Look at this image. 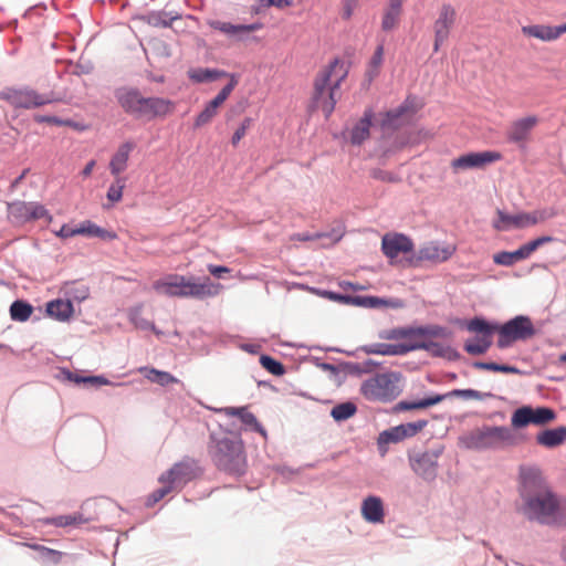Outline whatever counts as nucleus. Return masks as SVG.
<instances>
[{"mask_svg":"<svg viewBox=\"0 0 566 566\" xmlns=\"http://www.w3.org/2000/svg\"><path fill=\"white\" fill-rule=\"evenodd\" d=\"M406 333L408 336H405L402 343H399L400 346L410 347L409 352L416 349H426L433 350V347L438 346V343L428 340V336H442L444 334V329L441 327H407Z\"/></svg>","mask_w":566,"mask_h":566,"instance_id":"14","label":"nucleus"},{"mask_svg":"<svg viewBox=\"0 0 566 566\" xmlns=\"http://www.w3.org/2000/svg\"><path fill=\"white\" fill-rule=\"evenodd\" d=\"M492 226L497 231H510L513 229L528 228L526 211H520L515 214H510L501 209H497L496 219L493 220Z\"/></svg>","mask_w":566,"mask_h":566,"instance_id":"22","label":"nucleus"},{"mask_svg":"<svg viewBox=\"0 0 566 566\" xmlns=\"http://www.w3.org/2000/svg\"><path fill=\"white\" fill-rule=\"evenodd\" d=\"M356 405L348 401L335 406L332 409L331 415L336 421H343L353 417L356 413Z\"/></svg>","mask_w":566,"mask_h":566,"instance_id":"45","label":"nucleus"},{"mask_svg":"<svg viewBox=\"0 0 566 566\" xmlns=\"http://www.w3.org/2000/svg\"><path fill=\"white\" fill-rule=\"evenodd\" d=\"M524 441L525 437L523 434L503 426H486L472 431L467 438L468 447L478 450L515 447Z\"/></svg>","mask_w":566,"mask_h":566,"instance_id":"4","label":"nucleus"},{"mask_svg":"<svg viewBox=\"0 0 566 566\" xmlns=\"http://www.w3.org/2000/svg\"><path fill=\"white\" fill-rule=\"evenodd\" d=\"M0 99L22 109L39 108L57 101L53 93L41 94L30 86L6 87L0 91Z\"/></svg>","mask_w":566,"mask_h":566,"instance_id":"6","label":"nucleus"},{"mask_svg":"<svg viewBox=\"0 0 566 566\" xmlns=\"http://www.w3.org/2000/svg\"><path fill=\"white\" fill-rule=\"evenodd\" d=\"M9 312L11 319L27 322L33 313V306L25 301L17 300L11 304Z\"/></svg>","mask_w":566,"mask_h":566,"instance_id":"38","label":"nucleus"},{"mask_svg":"<svg viewBox=\"0 0 566 566\" xmlns=\"http://www.w3.org/2000/svg\"><path fill=\"white\" fill-rule=\"evenodd\" d=\"M35 122L38 123H48L55 126H72L73 123L70 119H62L56 116H44V115H38L34 117Z\"/></svg>","mask_w":566,"mask_h":566,"instance_id":"56","label":"nucleus"},{"mask_svg":"<svg viewBox=\"0 0 566 566\" xmlns=\"http://www.w3.org/2000/svg\"><path fill=\"white\" fill-rule=\"evenodd\" d=\"M410 347L400 346V344H385V343H376L366 345L363 347V350L366 354L373 355H382V356H397L405 355L409 353Z\"/></svg>","mask_w":566,"mask_h":566,"instance_id":"32","label":"nucleus"},{"mask_svg":"<svg viewBox=\"0 0 566 566\" xmlns=\"http://www.w3.org/2000/svg\"><path fill=\"white\" fill-rule=\"evenodd\" d=\"M440 451H424L409 457L412 471L426 481H433L438 471Z\"/></svg>","mask_w":566,"mask_h":566,"instance_id":"16","label":"nucleus"},{"mask_svg":"<svg viewBox=\"0 0 566 566\" xmlns=\"http://www.w3.org/2000/svg\"><path fill=\"white\" fill-rule=\"evenodd\" d=\"M554 240L553 237L543 235L538 237L523 245L517 250L509 252L501 251L493 255V262L497 265L512 266L514 263L528 259L539 247L551 243Z\"/></svg>","mask_w":566,"mask_h":566,"instance_id":"12","label":"nucleus"},{"mask_svg":"<svg viewBox=\"0 0 566 566\" xmlns=\"http://www.w3.org/2000/svg\"><path fill=\"white\" fill-rule=\"evenodd\" d=\"M134 149V144L125 142L120 144L109 160V170L114 177H120L128 166L130 153Z\"/></svg>","mask_w":566,"mask_h":566,"instance_id":"26","label":"nucleus"},{"mask_svg":"<svg viewBox=\"0 0 566 566\" xmlns=\"http://www.w3.org/2000/svg\"><path fill=\"white\" fill-rule=\"evenodd\" d=\"M381 250L392 262L400 254L411 252L413 250V243L411 239L401 233L386 234L381 240Z\"/></svg>","mask_w":566,"mask_h":566,"instance_id":"19","label":"nucleus"},{"mask_svg":"<svg viewBox=\"0 0 566 566\" xmlns=\"http://www.w3.org/2000/svg\"><path fill=\"white\" fill-rule=\"evenodd\" d=\"M371 177L377 180H381L385 182H398L400 179L397 175L394 172L381 170V169H375L371 171Z\"/></svg>","mask_w":566,"mask_h":566,"instance_id":"57","label":"nucleus"},{"mask_svg":"<svg viewBox=\"0 0 566 566\" xmlns=\"http://www.w3.org/2000/svg\"><path fill=\"white\" fill-rule=\"evenodd\" d=\"M142 312V307H136L130 313V319L134 322V324L140 328L147 329V328H154L153 323L148 321H140V323L137 322L138 315Z\"/></svg>","mask_w":566,"mask_h":566,"instance_id":"60","label":"nucleus"},{"mask_svg":"<svg viewBox=\"0 0 566 566\" xmlns=\"http://www.w3.org/2000/svg\"><path fill=\"white\" fill-rule=\"evenodd\" d=\"M457 21V10L450 3H444L439 9L438 18L433 22V51L438 52L440 46L448 40Z\"/></svg>","mask_w":566,"mask_h":566,"instance_id":"13","label":"nucleus"},{"mask_svg":"<svg viewBox=\"0 0 566 566\" xmlns=\"http://www.w3.org/2000/svg\"><path fill=\"white\" fill-rule=\"evenodd\" d=\"M238 84V80L234 75H231L230 83L226 85L218 95L208 103L209 106H211L213 109L218 112V108L224 103V101L229 97L231 92L234 90L235 85Z\"/></svg>","mask_w":566,"mask_h":566,"instance_id":"46","label":"nucleus"},{"mask_svg":"<svg viewBox=\"0 0 566 566\" xmlns=\"http://www.w3.org/2000/svg\"><path fill=\"white\" fill-rule=\"evenodd\" d=\"M153 289L163 295L170 297H213L220 293L222 285L213 283L209 277L198 283L184 275L169 274L153 283Z\"/></svg>","mask_w":566,"mask_h":566,"instance_id":"3","label":"nucleus"},{"mask_svg":"<svg viewBox=\"0 0 566 566\" xmlns=\"http://www.w3.org/2000/svg\"><path fill=\"white\" fill-rule=\"evenodd\" d=\"M556 418L553 409L546 407H522L516 409L511 418V424L514 429L523 428L528 424L543 426L552 422Z\"/></svg>","mask_w":566,"mask_h":566,"instance_id":"11","label":"nucleus"},{"mask_svg":"<svg viewBox=\"0 0 566 566\" xmlns=\"http://www.w3.org/2000/svg\"><path fill=\"white\" fill-rule=\"evenodd\" d=\"M520 507L524 517L541 525L566 526V496L555 493L539 468H520Z\"/></svg>","mask_w":566,"mask_h":566,"instance_id":"1","label":"nucleus"},{"mask_svg":"<svg viewBox=\"0 0 566 566\" xmlns=\"http://www.w3.org/2000/svg\"><path fill=\"white\" fill-rule=\"evenodd\" d=\"M125 188V178L115 177L114 182L107 190V199L112 202H119L123 198V190Z\"/></svg>","mask_w":566,"mask_h":566,"instance_id":"49","label":"nucleus"},{"mask_svg":"<svg viewBox=\"0 0 566 566\" xmlns=\"http://www.w3.org/2000/svg\"><path fill=\"white\" fill-rule=\"evenodd\" d=\"M31 548L39 553V558L43 563L59 564L63 557V553L55 551L43 545L34 544L30 545Z\"/></svg>","mask_w":566,"mask_h":566,"instance_id":"43","label":"nucleus"},{"mask_svg":"<svg viewBox=\"0 0 566 566\" xmlns=\"http://www.w3.org/2000/svg\"><path fill=\"white\" fill-rule=\"evenodd\" d=\"M8 216L18 224H24L30 221L48 218L52 220L51 214L45 207L39 202L13 201L8 203Z\"/></svg>","mask_w":566,"mask_h":566,"instance_id":"10","label":"nucleus"},{"mask_svg":"<svg viewBox=\"0 0 566 566\" xmlns=\"http://www.w3.org/2000/svg\"><path fill=\"white\" fill-rule=\"evenodd\" d=\"M446 397H461L464 399H482V394L474 389H454L449 394L444 395Z\"/></svg>","mask_w":566,"mask_h":566,"instance_id":"54","label":"nucleus"},{"mask_svg":"<svg viewBox=\"0 0 566 566\" xmlns=\"http://www.w3.org/2000/svg\"><path fill=\"white\" fill-rule=\"evenodd\" d=\"M216 465L231 474H242L245 468V455L240 439L222 438L216 441L211 450Z\"/></svg>","mask_w":566,"mask_h":566,"instance_id":"5","label":"nucleus"},{"mask_svg":"<svg viewBox=\"0 0 566 566\" xmlns=\"http://www.w3.org/2000/svg\"><path fill=\"white\" fill-rule=\"evenodd\" d=\"M83 384H88L92 386H107L111 385L109 380L103 376H87L83 379Z\"/></svg>","mask_w":566,"mask_h":566,"instance_id":"61","label":"nucleus"},{"mask_svg":"<svg viewBox=\"0 0 566 566\" xmlns=\"http://www.w3.org/2000/svg\"><path fill=\"white\" fill-rule=\"evenodd\" d=\"M455 250V245L451 243L431 241L419 249L417 260L441 263L449 260L454 254Z\"/></svg>","mask_w":566,"mask_h":566,"instance_id":"18","label":"nucleus"},{"mask_svg":"<svg viewBox=\"0 0 566 566\" xmlns=\"http://www.w3.org/2000/svg\"><path fill=\"white\" fill-rule=\"evenodd\" d=\"M355 303L357 305H363L367 307H379V306H391V307H399L401 306L400 302H394L384 300L376 296H357L355 297Z\"/></svg>","mask_w":566,"mask_h":566,"instance_id":"44","label":"nucleus"},{"mask_svg":"<svg viewBox=\"0 0 566 566\" xmlns=\"http://www.w3.org/2000/svg\"><path fill=\"white\" fill-rule=\"evenodd\" d=\"M259 2L262 8L276 7L283 9L292 6L291 0H259Z\"/></svg>","mask_w":566,"mask_h":566,"instance_id":"59","label":"nucleus"},{"mask_svg":"<svg viewBox=\"0 0 566 566\" xmlns=\"http://www.w3.org/2000/svg\"><path fill=\"white\" fill-rule=\"evenodd\" d=\"M348 70L344 61L334 59L323 67L314 78L313 94L310 103L312 112L321 109L328 118L335 109L338 90L347 77Z\"/></svg>","mask_w":566,"mask_h":566,"instance_id":"2","label":"nucleus"},{"mask_svg":"<svg viewBox=\"0 0 566 566\" xmlns=\"http://www.w3.org/2000/svg\"><path fill=\"white\" fill-rule=\"evenodd\" d=\"M566 441V427L546 429L536 436V442L545 448H555Z\"/></svg>","mask_w":566,"mask_h":566,"instance_id":"30","label":"nucleus"},{"mask_svg":"<svg viewBox=\"0 0 566 566\" xmlns=\"http://www.w3.org/2000/svg\"><path fill=\"white\" fill-rule=\"evenodd\" d=\"M202 473L198 462L193 459L186 458L175 463L168 471L164 472L159 478V483H168L172 490H181L188 482L199 478Z\"/></svg>","mask_w":566,"mask_h":566,"instance_id":"9","label":"nucleus"},{"mask_svg":"<svg viewBox=\"0 0 566 566\" xmlns=\"http://www.w3.org/2000/svg\"><path fill=\"white\" fill-rule=\"evenodd\" d=\"M227 416L239 417L244 424H248L253 428L256 432H260L262 436H265V430L259 423L255 416L249 412L245 408H235L228 407L223 409Z\"/></svg>","mask_w":566,"mask_h":566,"instance_id":"36","label":"nucleus"},{"mask_svg":"<svg viewBox=\"0 0 566 566\" xmlns=\"http://www.w3.org/2000/svg\"><path fill=\"white\" fill-rule=\"evenodd\" d=\"M397 380L395 374H377L361 384L360 392L369 401H391L399 395Z\"/></svg>","mask_w":566,"mask_h":566,"instance_id":"7","label":"nucleus"},{"mask_svg":"<svg viewBox=\"0 0 566 566\" xmlns=\"http://www.w3.org/2000/svg\"><path fill=\"white\" fill-rule=\"evenodd\" d=\"M521 31L525 36L549 42L557 40L562 34L566 33V23L558 27L544 24L525 25L522 27Z\"/></svg>","mask_w":566,"mask_h":566,"instance_id":"23","label":"nucleus"},{"mask_svg":"<svg viewBox=\"0 0 566 566\" xmlns=\"http://www.w3.org/2000/svg\"><path fill=\"white\" fill-rule=\"evenodd\" d=\"M406 331L407 327L392 328L381 332L379 334V337L386 340H402L405 336L409 335L408 333H406Z\"/></svg>","mask_w":566,"mask_h":566,"instance_id":"53","label":"nucleus"},{"mask_svg":"<svg viewBox=\"0 0 566 566\" xmlns=\"http://www.w3.org/2000/svg\"><path fill=\"white\" fill-rule=\"evenodd\" d=\"M446 396L442 395H436L432 397H428L418 401H400L398 403L399 409L401 410H413V409H424L431 406H434L439 402H441Z\"/></svg>","mask_w":566,"mask_h":566,"instance_id":"42","label":"nucleus"},{"mask_svg":"<svg viewBox=\"0 0 566 566\" xmlns=\"http://www.w3.org/2000/svg\"><path fill=\"white\" fill-rule=\"evenodd\" d=\"M474 368L476 369H483V370H491V371H500L504 374H520V369L510 366V365H500L496 363H483V361H476L473 364Z\"/></svg>","mask_w":566,"mask_h":566,"instance_id":"47","label":"nucleus"},{"mask_svg":"<svg viewBox=\"0 0 566 566\" xmlns=\"http://www.w3.org/2000/svg\"><path fill=\"white\" fill-rule=\"evenodd\" d=\"M261 366L266 369L269 373L275 376H281L284 374V366L276 359L272 358L268 355H262L260 357Z\"/></svg>","mask_w":566,"mask_h":566,"instance_id":"50","label":"nucleus"},{"mask_svg":"<svg viewBox=\"0 0 566 566\" xmlns=\"http://www.w3.org/2000/svg\"><path fill=\"white\" fill-rule=\"evenodd\" d=\"M226 72L210 69H191L188 71V76L192 82L203 83V82H212L221 76H224Z\"/></svg>","mask_w":566,"mask_h":566,"instance_id":"37","label":"nucleus"},{"mask_svg":"<svg viewBox=\"0 0 566 566\" xmlns=\"http://www.w3.org/2000/svg\"><path fill=\"white\" fill-rule=\"evenodd\" d=\"M361 515L369 523H382L385 517L382 501L378 496H368L363 501Z\"/></svg>","mask_w":566,"mask_h":566,"instance_id":"27","label":"nucleus"},{"mask_svg":"<svg viewBox=\"0 0 566 566\" xmlns=\"http://www.w3.org/2000/svg\"><path fill=\"white\" fill-rule=\"evenodd\" d=\"M163 486L155 490L154 492H151L147 500H146V505L147 506H154L156 503H158L160 500H163L166 495H168L169 493H171L174 490H172V486L169 485L168 483H161Z\"/></svg>","mask_w":566,"mask_h":566,"instance_id":"51","label":"nucleus"},{"mask_svg":"<svg viewBox=\"0 0 566 566\" xmlns=\"http://www.w3.org/2000/svg\"><path fill=\"white\" fill-rule=\"evenodd\" d=\"M357 4L358 0H344L342 7L343 19L348 20L353 15V12L356 9Z\"/></svg>","mask_w":566,"mask_h":566,"instance_id":"58","label":"nucleus"},{"mask_svg":"<svg viewBox=\"0 0 566 566\" xmlns=\"http://www.w3.org/2000/svg\"><path fill=\"white\" fill-rule=\"evenodd\" d=\"M502 159V155L499 151H481V153H469L462 155L451 161V168L454 171L465 170L471 168H482L485 165L499 161Z\"/></svg>","mask_w":566,"mask_h":566,"instance_id":"17","label":"nucleus"},{"mask_svg":"<svg viewBox=\"0 0 566 566\" xmlns=\"http://www.w3.org/2000/svg\"><path fill=\"white\" fill-rule=\"evenodd\" d=\"M384 62V45L379 44L373 56L370 57L367 70H366V76L369 81H373L380 72V67Z\"/></svg>","mask_w":566,"mask_h":566,"instance_id":"41","label":"nucleus"},{"mask_svg":"<svg viewBox=\"0 0 566 566\" xmlns=\"http://www.w3.org/2000/svg\"><path fill=\"white\" fill-rule=\"evenodd\" d=\"M252 125V119L247 117L243 119V122L240 124V126L238 127V129L234 132L233 136H232V139H231V144L235 147L240 140L245 136L248 129L251 127Z\"/></svg>","mask_w":566,"mask_h":566,"instance_id":"55","label":"nucleus"},{"mask_svg":"<svg viewBox=\"0 0 566 566\" xmlns=\"http://www.w3.org/2000/svg\"><path fill=\"white\" fill-rule=\"evenodd\" d=\"M46 313L55 319L67 321L73 314V304L69 300H54L46 304Z\"/></svg>","mask_w":566,"mask_h":566,"instance_id":"34","label":"nucleus"},{"mask_svg":"<svg viewBox=\"0 0 566 566\" xmlns=\"http://www.w3.org/2000/svg\"><path fill=\"white\" fill-rule=\"evenodd\" d=\"M210 27L214 30H218L229 36H240L242 34L251 33L258 31L262 28L261 23H252V24H232L230 22L223 21H211Z\"/></svg>","mask_w":566,"mask_h":566,"instance_id":"28","label":"nucleus"},{"mask_svg":"<svg viewBox=\"0 0 566 566\" xmlns=\"http://www.w3.org/2000/svg\"><path fill=\"white\" fill-rule=\"evenodd\" d=\"M55 235L61 239H67L76 235L75 228H71L67 224H63L59 231H55Z\"/></svg>","mask_w":566,"mask_h":566,"instance_id":"63","label":"nucleus"},{"mask_svg":"<svg viewBox=\"0 0 566 566\" xmlns=\"http://www.w3.org/2000/svg\"><path fill=\"white\" fill-rule=\"evenodd\" d=\"M209 273L216 277H222L223 274L229 273L231 270L223 265L209 264L207 266Z\"/></svg>","mask_w":566,"mask_h":566,"instance_id":"62","label":"nucleus"},{"mask_svg":"<svg viewBox=\"0 0 566 566\" xmlns=\"http://www.w3.org/2000/svg\"><path fill=\"white\" fill-rule=\"evenodd\" d=\"M64 375H65L66 379H69L70 381H73L75 384H83V379H85V377H82V376L77 375L76 373H72L70 370L64 371Z\"/></svg>","mask_w":566,"mask_h":566,"instance_id":"64","label":"nucleus"},{"mask_svg":"<svg viewBox=\"0 0 566 566\" xmlns=\"http://www.w3.org/2000/svg\"><path fill=\"white\" fill-rule=\"evenodd\" d=\"M428 424L427 420H418L416 422L402 423L396 427H392L388 430H385L379 433L377 443L379 449L388 446L389 443H397L407 438H411L416 436L418 432L423 430V428Z\"/></svg>","mask_w":566,"mask_h":566,"instance_id":"15","label":"nucleus"},{"mask_svg":"<svg viewBox=\"0 0 566 566\" xmlns=\"http://www.w3.org/2000/svg\"><path fill=\"white\" fill-rule=\"evenodd\" d=\"M217 111L213 109L211 106L207 105L205 109L197 116L195 119V127L200 128L202 126H206L209 124L212 118L217 115Z\"/></svg>","mask_w":566,"mask_h":566,"instance_id":"52","label":"nucleus"},{"mask_svg":"<svg viewBox=\"0 0 566 566\" xmlns=\"http://www.w3.org/2000/svg\"><path fill=\"white\" fill-rule=\"evenodd\" d=\"M537 123L538 118L534 115L514 120L506 132L507 140L514 144L525 143Z\"/></svg>","mask_w":566,"mask_h":566,"instance_id":"21","label":"nucleus"},{"mask_svg":"<svg viewBox=\"0 0 566 566\" xmlns=\"http://www.w3.org/2000/svg\"><path fill=\"white\" fill-rule=\"evenodd\" d=\"M416 109L409 99H406L399 107L386 112L381 119L382 128H396L400 126L405 120L411 118Z\"/></svg>","mask_w":566,"mask_h":566,"instance_id":"24","label":"nucleus"},{"mask_svg":"<svg viewBox=\"0 0 566 566\" xmlns=\"http://www.w3.org/2000/svg\"><path fill=\"white\" fill-rule=\"evenodd\" d=\"M491 344L492 339L489 335L478 336L467 340L464 349L471 355H482L490 348Z\"/></svg>","mask_w":566,"mask_h":566,"instance_id":"40","label":"nucleus"},{"mask_svg":"<svg viewBox=\"0 0 566 566\" xmlns=\"http://www.w3.org/2000/svg\"><path fill=\"white\" fill-rule=\"evenodd\" d=\"M175 111V103L163 97H145L142 119L151 120L165 117Z\"/></svg>","mask_w":566,"mask_h":566,"instance_id":"20","label":"nucleus"},{"mask_svg":"<svg viewBox=\"0 0 566 566\" xmlns=\"http://www.w3.org/2000/svg\"><path fill=\"white\" fill-rule=\"evenodd\" d=\"M497 328H499L497 326H492L482 318H473L468 324V329L470 332L480 333V334H482L481 336L489 335V337H491L492 333L494 331H497Z\"/></svg>","mask_w":566,"mask_h":566,"instance_id":"48","label":"nucleus"},{"mask_svg":"<svg viewBox=\"0 0 566 566\" xmlns=\"http://www.w3.org/2000/svg\"><path fill=\"white\" fill-rule=\"evenodd\" d=\"M557 211L554 208H541L526 212L527 226L535 227L554 218Z\"/></svg>","mask_w":566,"mask_h":566,"instance_id":"39","label":"nucleus"},{"mask_svg":"<svg viewBox=\"0 0 566 566\" xmlns=\"http://www.w3.org/2000/svg\"><path fill=\"white\" fill-rule=\"evenodd\" d=\"M403 0H390L387 10L384 13L381 28L384 31L394 30L400 20Z\"/></svg>","mask_w":566,"mask_h":566,"instance_id":"33","label":"nucleus"},{"mask_svg":"<svg viewBox=\"0 0 566 566\" xmlns=\"http://www.w3.org/2000/svg\"><path fill=\"white\" fill-rule=\"evenodd\" d=\"M499 339L497 346L500 348H506L512 343L517 340H526L532 338L535 334V327L527 316H516L513 319L506 322L497 328Z\"/></svg>","mask_w":566,"mask_h":566,"instance_id":"8","label":"nucleus"},{"mask_svg":"<svg viewBox=\"0 0 566 566\" xmlns=\"http://www.w3.org/2000/svg\"><path fill=\"white\" fill-rule=\"evenodd\" d=\"M145 96L138 91L130 90L118 94V103L124 111L134 117L142 119Z\"/></svg>","mask_w":566,"mask_h":566,"instance_id":"25","label":"nucleus"},{"mask_svg":"<svg viewBox=\"0 0 566 566\" xmlns=\"http://www.w3.org/2000/svg\"><path fill=\"white\" fill-rule=\"evenodd\" d=\"M138 373L143 374L150 382L158 384L163 387L179 382L171 374L156 368L140 367L138 368Z\"/></svg>","mask_w":566,"mask_h":566,"instance_id":"35","label":"nucleus"},{"mask_svg":"<svg viewBox=\"0 0 566 566\" xmlns=\"http://www.w3.org/2000/svg\"><path fill=\"white\" fill-rule=\"evenodd\" d=\"M75 232L76 235L101 238L103 240H114L117 238L115 232L103 229L90 220H85L76 227Z\"/></svg>","mask_w":566,"mask_h":566,"instance_id":"31","label":"nucleus"},{"mask_svg":"<svg viewBox=\"0 0 566 566\" xmlns=\"http://www.w3.org/2000/svg\"><path fill=\"white\" fill-rule=\"evenodd\" d=\"M374 117V113L371 109H367L364 113L363 118L353 127L350 132V142L354 145H360L366 139L369 138V130L371 126V119Z\"/></svg>","mask_w":566,"mask_h":566,"instance_id":"29","label":"nucleus"}]
</instances>
